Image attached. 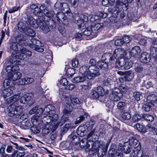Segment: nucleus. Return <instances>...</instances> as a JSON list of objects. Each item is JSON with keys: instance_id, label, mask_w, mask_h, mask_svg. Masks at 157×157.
<instances>
[{"instance_id": "57", "label": "nucleus", "mask_w": 157, "mask_h": 157, "mask_svg": "<svg viewBox=\"0 0 157 157\" xmlns=\"http://www.w3.org/2000/svg\"><path fill=\"white\" fill-rule=\"evenodd\" d=\"M124 43V41L121 39H118L114 42V44L116 46H121L123 45Z\"/></svg>"}, {"instance_id": "38", "label": "nucleus", "mask_w": 157, "mask_h": 157, "mask_svg": "<svg viewBox=\"0 0 157 157\" xmlns=\"http://www.w3.org/2000/svg\"><path fill=\"white\" fill-rule=\"evenodd\" d=\"M82 75L83 76V77L79 76L75 77L74 79L73 82H74L76 83L81 82L85 80L86 79H88L87 78L85 77L83 75Z\"/></svg>"}, {"instance_id": "54", "label": "nucleus", "mask_w": 157, "mask_h": 157, "mask_svg": "<svg viewBox=\"0 0 157 157\" xmlns=\"http://www.w3.org/2000/svg\"><path fill=\"white\" fill-rule=\"evenodd\" d=\"M133 96L137 101H139L142 98L141 94L139 92H134L133 94Z\"/></svg>"}, {"instance_id": "14", "label": "nucleus", "mask_w": 157, "mask_h": 157, "mask_svg": "<svg viewBox=\"0 0 157 157\" xmlns=\"http://www.w3.org/2000/svg\"><path fill=\"white\" fill-rule=\"evenodd\" d=\"M128 144L132 148H139L140 149V142L138 141L133 137H131L128 140Z\"/></svg>"}, {"instance_id": "5", "label": "nucleus", "mask_w": 157, "mask_h": 157, "mask_svg": "<svg viewBox=\"0 0 157 157\" xmlns=\"http://www.w3.org/2000/svg\"><path fill=\"white\" fill-rule=\"evenodd\" d=\"M17 26L20 32L24 33L29 36L33 37L35 35V32L32 29L29 28L31 26L27 20L21 21L18 23Z\"/></svg>"}, {"instance_id": "49", "label": "nucleus", "mask_w": 157, "mask_h": 157, "mask_svg": "<svg viewBox=\"0 0 157 157\" xmlns=\"http://www.w3.org/2000/svg\"><path fill=\"white\" fill-rule=\"evenodd\" d=\"M143 118L145 120L151 122L153 121L154 120V117L149 114L144 115L143 116Z\"/></svg>"}, {"instance_id": "56", "label": "nucleus", "mask_w": 157, "mask_h": 157, "mask_svg": "<svg viewBox=\"0 0 157 157\" xmlns=\"http://www.w3.org/2000/svg\"><path fill=\"white\" fill-rule=\"evenodd\" d=\"M36 45H34V47L32 46V49L34 50H36L39 47H41L43 46V44L39 40H37Z\"/></svg>"}, {"instance_id": "34", "label": "nucleus", "mask_w": 157, "mask_h": 157, "mask_svg": "<svg viewBox=\"0 0 157 157\" xmlns=\"http://www.w3.org/2000/svg\"><path fill=\"white\" fill-rule=\"evenodd\" d=\"M55 16L56 17V20H66L67 17L62 12H59L56 14Z\"/></svg>"}, {"instance_id": "4", "label": "nucleus", "mask_w": 157, "mask_h": 157, "mask_svg": "<svg viewBox=\"0 0 157 157\" xmlns=\"http://www.w3.org/2000/svg\"><path fill=\"white\" fill-rule=\"evenodd\" d=\"M126 53L123 49L117 48L113 52V56L115 58L117 57L118 60L116 62V65L118 68L124 66L127 59L126 56Z\"/></svg>"}, {"instance_id": "42", "label": "nucleus", "mask_w": 157, "mask_h": 157, "mask_svg": "<svg viewBox=\"0 0 157 157\" xmlns=\"http://www.w3.org/2000/svg\"><path fill=\"white\" fill-rule=\"evenodd\" d=\"M90 27H87L86 29L82 31L84 35L87 36H90L92 33L91 29H92L91 26Z\"/></svg>"}, {"instance_id": "39", "label": "nucleus", "mask_w": 157, "mask_h": 157, "mask_svg": "<svg viewBox=\"0 0 157 157\" xmlns=\"http://www.w3.org/2000/svg\"><path fill=\"white\" fill-rule=\"evenodd\" d=\"M127 58L124 68L126 69H128L132 66L133 63L132 61L128 60L127 57Z\"/></svg>"}, {"instance_id": "46", "label": "nucleus", "mask_w": 157, "mask_h": 157, "mask_svg": "<svg viewBox=\"0 0 157 157\" xmlns=\"http://www.w3.org/2000/svg\"><path fill=\"white\" fill-rule=\"evenodd\" d=\"M70 101L71 104L73 105L79 104L80 103L78 98L75 97H71Z\"/></svg>"}, {"instance_id": "30", "label": "nucleus", "mask_w": 157, "mask_h": 157, "mask_svg": "<svg viewBox=\"0 0 157 157\" xmlns=\"http://www.w3.org/2000/svg\"><path fill=\"white\" fill-rule=\"evenodd\" d=\"M73 109V107L71 105L66 103L65 107L63 110V112L64 114H68L71 113Z\"/></svg>"}, {"instance_id": "8", "label": "nucleus", "mask_w": 157, "mask_h": 157, "mask_svg": "<svg viewBox=\"0 0 157 157\" xmlns=\"http://www.w3.org/2000/svg\"><path fill=\"white\" fill-rule=\"evenodd\" d=\"M29 25L33 28L36 29L38 27L41 29L44 33H47L50 31L48 25V23L44 20H27Z\"/></svg>"}, {"instance_id": "17", "label": "nucleus", "mask_w": 157, "mask_h": 157, "mask_svg": "<svg viewBox=\"0 0 157 157\" xmlns=\"http://www.w3.org/2000/svg\"><path fill=\"white\" fill-rule=\"evenodd\" d=\"M151 56L146 52L142 53L140 55V60L141 62L147 63L150 62L151 59Z\"/></svg>"}, {"instance_id": "58", "label": "nucleus", "mask_w": 157, "mask_h": 157, "mask_svg": "<svg viewBox=\"0 0 157 157\" xmlns=\"http://www.w3.org/2000/svg\"><path fill=\"white\" fill-rule=\"evenodd\" d=\"M31 131L35 133H38L40 132V128L36 126H33L31 128Z\"/></svg>"}, {"instance_id": "63", "label": "nucleus", "mask_w": 157, "mask_h": 157, "mask_svg": "<svg viewBox=\"0 0 157 157\" xmlns=\"http://www.w3.org/2000/svg\"><path fill=\"white\" fill-rule=\"evenodd\" d=\"M51 130V128H49L46 126L45 128H44L42 130V132L44 134H46L49 133Z\"/></svg>"}, {"instance_id": "33", "label": "nucleus", "mask_w": 157, "mask_h": 157, "mask_svg": "<svg viewBox=\"0 0 157 157\" xmlns=\"http://www.w3.org/2000/svg\"><path fill=\"white\" fill-rule=\"evenodd\" d=\"M43 13L47 17L51 18L52 20H53V17L55 16L56 14L53 11H47L45 9L44 10Z\"/></svg>"}, {"instance_id": "22", "label": "nucleus", "mask_w": 157, "mask_h": 157, "mask_svg": "<svg viewBox=\"0 0 157 157\" xmlns=\"http://www.w3.org/2000/svg\"><path fill=\"white\" fill-rule=\"evenodd\" d=\"M45 9V7L44 6H41L39 8L38 7L36 8L35 10H34L33 12L35 15L38 17H41Z\"/></svg>"}, {"instance_id": "16", "label": "nucleus", "mask_w": 157, "mask_h": 157, "mask_svg": "<svg viewBox=\"0 0 157 157\" xmlns=\"http://www.w3.org/2000/svg\"><path fill=\"white\" fill-rule=\"evenodd\" d=\"M92 23L91 20H78L77 21L79 29L83 28V29L87 27H89Z\"/></svg>"}, {"instance_id": "20", "label": "nucleus", "mask_w": 157, "mask_h": 157, "mask_svg": "<svg viewBox=\"0 0 157 157\" xmlns=\"http://www.w3.org/2000/svg\"><path fill=\"white\" fill-rule=\"evenodd\" d=\"M55 108L52 105H49L46 106L44 108V113L47 115H51L55 113Z\"/></svg>"}, {"instance_id": "18", "label": "nucleus", "mask_w": 157, "mask_h": 157, "mask_svg": "<svg viewBox=\"0 0 157 157\" xmlns=\"http://www.w3.org/2000/svg\"><path fill=\"white\" fill-rule=\"evenodd\" d=\"M15 71L8 75L7 77L13 81H15L19 79L21 76V73L19 72Z\"/></svg>"}, {"instance_id": "26", "label": "nucleus", "mask_w": 157, "mask_h": 157, "mask_svg": "<svg viewBox=\"0 0 157 157\" xmlns=\"http://www.w3.org/2000/svg\"><path fill=\"white\" fill-rule=\"evenodd\" d=\"M141 50L139 47L136 46L133 47L131 51L130 55L132 56H135L140 53Z\"/></svg>"}, {"instance_id": "47", "label": "nucleus", "mask_w": 157, "mask_h": 157, "mask_svg": "<svg viewBox=\"0 0 157 157\" xmlns=\"http://www.w3.org/2000/svg\"><path fill=\"white\" fill-rule=\"evenodd\" d=\"M150 51L151 54L153 57L157 56V48L154 47H151L150 48Z\"/></svg>"}, {"instance_id": "35", "label": "nucleus", "mask_w": 157, "mask_h": 157, "mask_svg": "<svg viewBox=\"0 0 157 157\" xmlns=\"http://www.w3.org/2000/svg\"><path fill=\"white\" fill-rule=\"evenodd\" d=\"M3 78L5 79L4 82H3V86L5 88L7 86L9 87L10 86V81H12L9 78L7 77V76L6 75L5 76L4 75H2Z\"/></svg>"}, {"instance_id": "11", "label": "nucleus", "mask_w": 157, "mask_h": 157, "mask_svg": "<svg viewBox=\"0 0 157 157\" xmlns=\"http://www.w3.org/2000/svg\"><path fill=\"white\" fill-rule=\"evenodd\" d=\"M93 144V141L91 140H88L86 138L82 139L80 142H76L75 143V145L79 146L82 148H84L85 150L88 151L89 150L90 145Z\"/></svg>"}, {"instance_id": "50", "label": "nucleus", "mask_w": 157, "mask_h": 157, "mask_svg": "<svg viewBox=\"0 0 157 157\" xmlns=\"http://www.w3.org/2000/svg\"><path fill=\"white\" fill-rule=\"evenodd\" d=\"M141 118V115L138 114H135L132 117V120L133 122L138 121Z\"/></svg>"}, {"instance_id": "64", "label": "nucleus", "mask_w": 157, "mask_h": 157, "mask_svg": "<svg viewBox=\"0 0 157 157\" xmlns=\"http://www.w3.org/2000/svg\"><path fill=\"white\" fill-rule=\"evenodd\" d=\"M11 143L15 145L14 147L15 148L17 149L18 150H19L21 151H25V149L22 147L21 146H18L17 144L15 143H14L12 142H11Z\"/></svg>"}, {"instance_id": "36", "label": "nucleus", "mask_w": 157, "mask_h": 157, "mask_svg": "<svg viewBox=\"0 0 157 157\" xmlns=\"http://www.w3.org/2000/svg\"><path fill=\"white\" fill-rule=\"evenodd\" d=\"M92 23L89 25L90 26H91L92 29H94V30H98L101 28L102 27L104 26V24L103 23H95V25H92Z\"/></svg>"}, {"instance_id": "37", "label": "nucleus", "mask_w": 157, "mask_h": 157, "mask_svg": "<svg viewBox=\"0 0 157 157\" xmlns=\"http://www.w3.org/2000/svg\"><path fill=\"white\" fill-rule=\"evenodd\" d=\"M154 106L153 103H149L144 104L143 107V109L145 111H149L151 109L152 107Z\"/></svg>"}, {"instance_id": "62", "label": "nucleus", "mask_w": 157, "mask_h": 157, "mask_svg": "<svg viewBox=\"0 0 157 157\" xmlns=\"http://www.w3.org/2000/svg\"><path fill=\"white\" fill-rule=\"evenodd\" d=\"M78 64V59L75 58L72 60V65L74 67H77Z\"/></svg>"}, {"instance_id": "12", "label": "nucleus", "mask_w": 157, "mask_h": 157, "mask_svg": "<svg viewBox=\"0 0 157 157\" xmlns=\"http://www.w3.org/2000/svg\"><path fill=\"white\" fill-rule=\"evenodd\" d=\"M120 6H123V10H127L126 6L122 2H121L119 1H117L116 2V4L115 7L113 9L112 12L113 14H114V16L117 17L118 13H119V7Z\"/></svg>"}, {"instance_id": "31", "label": "nucleus", "mask_w": 157, "mask_h": 157, "mask_svg": "<svg viewBox=\"0 0 157 157\" xmlns=\"http://www.w3.org/2000/svg\"><path fill=\"white\" fill-rule=\"evenodd\" d=\"M98 66L101 69L104 70L108 67V63L103 60L99 61L97 63Z\"/></svg>"}, {"instance_id": "21", "label": "nucleus", "mask_w": 157, "mask_h": 157, "mask_svg": "<svg viewBox=\"0 0 157 157\" xmlns=\"http://www.w3.org/2000/svg\"><path fill=\"white\" fill-rule=\"evenodd\" d=\"M134 77V72L131 71H128L125 73V75L121 78V79H122L125 82L130 81L133 79Z\"/></svg>"}, {"instance_id": "25", "label": "nucleus", "mask_w": 157, "mask_h": 157, "mask_svg": "<svg viewBox=\"0 0 157 157\" xmlns=\"http://www.w3.org/2000/svg\"><path fill=\"white\" fill-rule=\"evenodd\" d=\"M2 94L5 98L9 97L13 94V91L10 87H7V88L3 90Z\"/></svg>"}, {"instance_id": "53", "label": "nucleus", "mask_w": 157, "mask_h": 157, "mask_svg": "<svg viewBox=\"0 0 157 157\" xmlns=\"http://www.w3.org/2000/svg\"><path fill=\"white\" fill-rule=\"evenodd\" d=\"M95 124V121L94 120H92L86 123V126L90 129H91L93 128Z\"/></svg>"}, {"instance_id": "13", "label": "nucleus", "mask_w": 157, "mask_h": 157, "mask_svg": "<svg viewBox=\"0 0 157 157\" xmlns=\"http://www.w3.org/2000/svg\"><path fill=\"white\" fill-rule=\"evenodd\" d=\"M116 58L113 55L109 53H106L103 54L102 57V60L107 63L111 64L115 62Z\"/></svg>"}, {"instance_id": "24", "label": "nucleus", "mask_w": 157, "mask_h": 157, "mask_svg": "<svg viewBox=\"0 0 157 157\" xmlns=\"http://www.w3.org/2000/svg\"><path fill=\"white\" fill-rule=\"evenodd\" d=\"M124 148V146H123L121 144H119L116 154L114 155V156L112 157H123Z\"/></svg>"}, {"instance_id": "61", "label": "nucleus", "mask_w": 157, "mask_h": 157, "mask_svg": "<svg viewBox=\"0 0 157 157\" xmlns=\"http://www.w3.org/2000/svg\"><path fill=\"white\" fill-rule=\"evenodd\" d=\"M91 86V84L90 82H88L87 85H82V89L85 90H87L90 88Z\"/></svg>"}, {"instance_id": "60", "label": "nucleus", "mask_w": 157, "mask_h": 157, "mask_svg": "<svg viewBox=\"0 0 157 157\" xmlns=\"http://www.w3.org/2000/svg\"><path fill=\"white\" fill-rule=\"evenodd\" d=\"M147 127V128H149L150 130L152 131L153 133L157 135V129L152 126L151 124H148Z\"/></svg>"}, {"instance_id": "6", "label": "nucleus", "mask_w": 157, "mask_h": 157, "mask_svg": "<svg viewBox=\"0 0 157 157\" xmlns=\"http://www.w3.org/2000/svg\"><path fill=\"white\" fill-rule=\"evenodd\" d=\"M91 145V147H89L88 151H94V152H98V157H103L105 154V151L104 150L105 147V143L103 142H100L97 141H93V144Z\"/></svg>"}, {"instance_id": "23", "label": "nucleus", "mask_w": 157, "mask_h": 157, "mask_svg": "<svg viewBox=\"0 0 157 157\" xmlns=\"http://www.w3.org/2000/svg\"><path fill=\"white\" fill-rule=\"evenodd\" d=\"M121 120L123 122H125L127 120H129L131 118V115L130 113L124 111L121 113Z\"/></svg>"}, {"instance_id": "9", "label": "nucleus", "mask_w": 157, "mask_h": 157, "mask_svg": "<svg viewBox=\"0 0 157 157\" xmlns=\"http://www.w3.org/2000/svg\"><path fill=\"white\" fill-rule=\"evenodd\" d=\"M122 96L120 90L117 88H115L110 94L109 98L112 101H117L120 100Z\"/></svg>"}, {"instance_id": "15", "label": "nucleus", "mask_w": 157, "mask_h": 157, "mask_svg": "<svg viewBox=\"0 0 157 157\" xmlns=\"http://www.w3.org/2000/svg\"><path fill=\"white\" fill-rule=\"evenodd\" d=\"M19 69V66L16 65H13V64L8 65L6 66V70L7 73L6 74V75L8 76V75L9 74L13 72L14 71H17Z\"/></svg>"}, {"instance_id": "7", "label": "nucleus", "mask_w": 157, "mask_h": 157, "mask_svg": "<svg viewBox=\"0 0 157 157\" xmlns=\"http://www.w3.org/2000/svg\"><path fill=\"white\" fill-rule=\"evenodd\" d=\"M104 94V89L100 86L95 87L91 91L92 97L94 99L98 98L100 101L103 103L106 102V101Z\"/></svg>"}, {"instance_id": "59", "label": "nucleus", "mask_w": 157, "mask_h": 157, "mask_svg": "<svg viewBox=\"0 0 157 157\" xmlns=\"http://www.w3.org/2000/svg\"><path fill=\"white\" fill-rule=\"evenodd\" d=\"M131 38L128 36L125 35L122 37V40L124 41V43H129L131 40Z\"/></svg>"}, {"instance_id": "10", "label": "nucleus", "mask_w": 157, "mask_h": 157, "mask_svg": "<svg viewBox=\"0 0 157 157\" xmlns=\"http://www.w3.org/2000/svg\"><path fill=\"white\" fill-rule=\"evenodd\" d=\"M99 16L100 17V18H96V17H98V16H95L94 17V16L88 15V14H83L82 13H77L76 15V18L78 19V20H85V19H87V20H91L92 19H94V20H98V19H101V18H104L106 16V14L104 15L102 13H101L99 14Z\"/></svg>"}, {"instance_id": "48", "label": "nucleus", "mask_w": 157, "mask_h": 157, "mask_svg": "<svg viewBox=\"0 0 157 157\" xmlns=\"http://www.w3.org/2000/svg\"><path fill=\"white\" fill-rule=\"evenodd\" d=\"M132 148L130 145L128 146L127 145H126V144H125V146H124L123 151L125 154H128L131 151Z\"/></svg>"}, {"instance_id": "19", "label": "nucleus", "mask_w": 157, "mask_h": 157, "mask_svg": "<svg viewBox=\"0 0 157 157\" xmlns=\"http://www.w3.org/2000/svg\"><path fill=\"white\" fill-rule=\"evenodd\" d=\"M52 115H47V117H49V119L50 120L49 123H50V124H52V125H54L56 127L58 126L56 124L57 121L58 119V116L56 114H51Z\"/></svg>"}, {"instance_id": "44", "label": "nucleus", "mask_w": 157, "mask_h": 157, "mask_svg": "<svg viewBox=\"0 0 157 157\" xmlns=\"http://www.w3.org/2000/svg\"><path fill=\"white\" fill-rule=\"evenodd\" d=\"M25 38L23 35L21 34L18 35L16 37V42L18 43H23L25 40Z\"/></svg>"}, {"instance_id": "51", "label": "nucleus", "mask_w": 157, "mask_h": 157, "mask_svg": "<svg viewBox=\"0 0 157 157\" xmlns=\"http://www.w3.org/2000/svg\"><path fill=\"white\" fill-rule=\"evenodd\" d=\"M63 6V3H61L59 1L57 2L55 4L54 6V7L55 9L57 10V9H58L57 10H59L60 9L61 10V8H62Z\"/></svg>"}, {"instance_id": "32", "label": "nucleus", "mask_w": 157, "mask_h": 157, "mask_svg": "<svg viewBox=\"0 0 157 157\" xmlns=\"http://www.w3.org/2000/svg\"><path fill=\"white\" fill-rule=\"evenodd\" d=\"M61 11L64 14L70 13L71 12L68 4L65 3H63V6L61 9Z\"/></svg>"}, {"instance_id": "43", "label": "nucleus", "mask_w": 157, "mask_h": 157, "mask_svg": "<svg viewBox=\"0 0 157 157\" xmlns=\"http://www.w3.org/2000/svg\"><path fill=\"white\" fill-rule=\"evenodd\" d=\"M49 21H47L48 24H49V25L50 27H51L52 29L55 28L56 26V23L57 22V23L59 22V20H57V22L55 21V20H48Z\"/></svg>"}, {"instance_id": "40", "label": "nucleus", "mask_w": 157, "mask_h": 157, "mask_svg": "<svg viewBox=\"0 0 157 157\" xmlns=\"http://www.w3.org/2000/svg\"><path fill=\"white\" fill-rule=\"evenodd\" d=\"M136 72L138 73H145V69L141 66L139 65L136 67L135 68Z\"/></svg>"}, {"instance_id": "45", "label": "nucleus", "mask_w": 157, "mask_h": 157, "mask_svg": "<svg viewBox=\"0 0 157 157\" xmlns=\"http://www.w3.org/2000/svg\"><path fill=\"white\" fill-rule=\"evenodd\" d=\"M87 114H85L84 115H81L79 117L77 118V120L76 121L75 124H78L82 121L85 119V118L87 117Z\"/></svg>"}, {"instance_id": "55", "label": "nucleus", "mask_w": 157, "mask_h": 157, "mask_svg": "<svg viewBox=\"0 0 157 157\" xmlns=\"http://www.w3.org/2000/svg\"><path fill=\"white\" fill-rule=\"evenodd\" d=\"M125 106V103L123 101L119 102L117 105V107L120 110H123L124 109Z\"/></svg>"}, {"instance_id": "3", "label": "nucleus", "mask_w": 157, "mask_h": 157, "mask_svg": "<svg viewBox=\"0 0 157 157\" xmlns=\"http://www.w3.org/2000/svg\"><path fill=\"white\" fill-rule=\"evenodd\" d=\"M10 49L14 51V52H13L11 55L12 58V62L14 63L16 62L17 64H19V60L16 59H23L24 57L22 54L25 55L26 56H32V52L24 48H20L19 50L18 48V43H13L11 44L10 46Z\"/></svg>"}, {"instance_id": "27", "label": "nucleus", "mask_w": 157, "mask_h": 157, "mask_svg": "<svg viewBox=\"0 0 157 157\" xmlns=\"http://www.w3.org/2000/svg\"><path fill=\"white\" fill-rule=\"evenodd\" d=\"M86 130L85 126H80L77 128V132L78 135L82 137L86 134Z\"/></svg>"}, {"instance_id": "2", "label": "nucleus", "mask_w": 157, "mask_h": 157, "mask_svg": "<svg viewBox=\"0 0 157 157\" xmlns=\"http://www.w3.org/2000/svg\"><path fill=\"white\" fill-rule=\"evenodd\" d=\"M96 60L93 59H91L89 65L85 64L80 67L79 72L88 79H94L95 77L100 75L99 69L96 66Z\"/></svg>"}, {"instance_id": "29", "label": "nucleus", "mask_w": 157, "mask_h": 157, "mask_svg": "<svg viewBox=\"0 0 157 157\" xmlns=\"http://www.w3.org/2000/svg\"><path fill=\"white\" fill-rule=\"evenodd\" d=\"M134 128H136L139 131L145 133L146 132V129L143 125L137 123L134 125Z\"/></svg>"}, {"instance_id": "52", "label": "nucleus", "mask_w": 157, "mask_h": 157, "mask_svg": "<svg viewBox=\"0 0 157 157\" xmlns=\"http://www.w3.org/2000/svg\"><path fill=\"white\" fill-rule=\"evenodd\" d=\"M25 85H29L32 83L34 81L33 78L26 77L25 78Z\"/></svg>"}, {"instance_id": "41", "label": "nucleus", "mask_w": 157, "mask_h": 157, "mask_svg": "<svg viewBox=\"0 0 157 157\" xmlns=\"http://www.w3.org/2000/svg\"><path fill=\"white\" fill-rule=\"evenodd\" d=\"M68 120V118L63 115L61 118L60 121L57 123L56 124L58 126L59 125L61 126L63 124Z\"/></svg>"}, {"instance_id": "1", "label": "nucleus", "mask_w": 157, "mask_h": 157, "mask_svg": "<svg viewBox=\"0 0 157 157\" xmlns=\"http://www.w3.org/2000/svg\"><path fill=\"white\" fill-rule=\"evenodd\" d=\"M27 96V95H24L20 97L19 95H16L9 98L6 109L9 116L12 117L21 114L23 108L20 103L25 104L26 102L30 100Z\"/></svg>"}, {"instance_id": "28", "label": "nucleus", "mask_w": 157, "mask_h": 157, "mask_svg": "<svg viewBox=\"0 0 157 157\" xmlns=\"http://www.w3.org/2000/svg\"><path fill=\"white\" fill-rule=\"evenodd\" d=\"M147 102L149 103H156V96L154 94H150L147 97Z\"/></svg>"}]
</instances>
